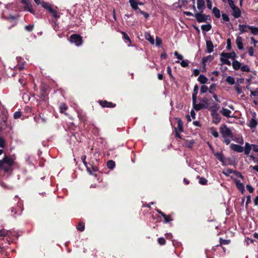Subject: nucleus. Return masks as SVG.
Here are the masks:
<instances>
[{"mask_svg": "<svg viewBox=\"0 0 258 258\" xmlns=\"http://www.w3.org/2000/svg\"><path fill=\"white\" fill-rule=\"evenodd\" d=\"M41 5L44 9L47 10L49 12L54 18L57 19L60 18V15L56 10L57 9V7H55V9H54L50 3L44 1L41 2Z\"/></svg>", "mask_w": 258, "mask_h": 258, "instance_id": "1", "label": "nucleus"}, {"mask_svg": "<svg viewBox=\"0 0 258 258\" xmlns=\"http://www.w3.org/2000/svg\"><path fill=\"white\" fill-rule=\"evenodd\" d=\"M220 133L223 138L229 137L231 139L233 138V134L231 130L225 124H222L220 127Z\"/></svg>", "mask_w": 258, "mask_h": 258, "instance_id": "2", "label": "nucleus"}, {"mask_svg": "<svg viewBox=\"0 0 258 258\" xmlns=\"http://www.w3.org/2000/svg\"><path fill=\"white\" fill-rule=\"evenodd\" d=\"M194 17L196 18L198 23H206L207 21H211L210 16L203 14L201 12L196 13L194 14Z\"/></svg>", "mask_w": 258, "mask_h": 258, "instance_id": "3", "label": "nucleus"}, {"mask_svg": "<svg viewBox=\"0 0 258 258\" xmlns=\"http://www.w3.org/2000/svg\"><path fill=\"white\" fill-rule=\"evenodd\" d=\"M49 93V88L48 86L43 84L40 86V94L39 97L42 99L43 101H46L48 99V94Z\"/></svg>", "mask_w": 258, "mask_h": 258, "instance_id": "4", "label": "nucleus"}, {"mask_svg": "<svg viewBox=\"0 0 258 258\" xmlns=\"http://www.w3.org/2000/svg\"><path fill=\"white\" fill-rule=\"evenodd\" d=\"M18 18V15L13 16L10 15L9 16H5V20L11 24V25L8 27L9 30H10L12 27L15 26L17 25Z\"/></svg>", "mask_w": 258, "mask_h": 258, "instance_id": "5", "label": "nucleus"}, {"mask_svg": "<svg viewBox=\"0 0 258 258\" xmlns=\"http://www.w3.org/2000/svg\"><path fill=\"white\" fill-rule=\"evenodd\" d=\"M69 40L71 43H74L75 44L79 46L82 44L83 39L82 37L77 34H73L71 35Z\"/></svg>", "mask_w": 258, "mask_h": 258, "instance_id": "6", "label": "nucleus"}, {"mask_svg": "<svg viewBox=\"0 0 258 258\" xmlns=\"http://www.w3.org/2000/svg\"><path fill=\"white\" fill-rule=\"evenodd\" d=\"M97 102L103 108H114L116 106L115 103L109 102L107 100H99Z\"/></svg>", "mask_w": 258, "mask_h": 258, "instance_id": "7", "label": "nucleus"}, {"mask_svg": "<svg viewBox=\"0 0 258 258\" xmlns=\"http://www.w3.org/2000/svg\"><path fill=\"white\" fill-rule=\"evenodd\" d=\"M0 236L1 237H6L8 236L9 238L11 236H16L18 237V235L16 232L12 233L10 230H6L5 229H3L0 230Z\"/></svg>", "mask_w": 258, "mask_h": 258, "instance_id": "8", "label": "nucleus"}, {"mask_svg": "<svg viewBox=\"0 0 258 258\" xmlns=\"http://www.w3.org/2000/svg\"><path fill=\"white\" fill-rule=\"evenodd\" d=\"M192 101L193 108L196 111H199L202 109L207 108V106L205 105V104H203L202 103L197 104V98H196L195 100H192Z\"/></svg>", "mask_w": 258, "mask_h": 258, "instance_id": "9", "label": "nucleus"}, {"mask_svg": "<svg viewBox=\"0 0 258 258\" xmlns=\"http://www.w3.org/2000/svg\"><path fill=\"white\" fill-rule=\"evenodd\" d=\"M221 56H224L227 58H231L232 60H235L237 57L236 54L234 51L231 52H222L221 53Z\"/></svg>", "mask_w": 258, "mask_h": 258, "instance_id": "10", "label": "nucleus"}, {"mask_svg": "<svg viewBox=\"0 0 258 258\" xmlns=\"http://www.w3.org/2000/svg\"><path fill=\"white\" fill-rule=\"evenodd\" d=\"M211 115L212 117L213 122L216 124H218L221 121V117L218 112L211 113Z\"/></svg>", "mask_w": 258, "mask_h": 258, "instance_id": "11", "label": "nucleus"}, {"mask_svg": "<svg viewBox=\"0 0 258 258\" xmlns=\"http://www.w3.org/2000/svg\"><path fill=\"white\" fill-rule=\"evenodd\" d=\"M230 148L231 150L238 153H242L243 151V148L239 145L231 144Z\"/></svg>", "mask_w": 258, "mask_h": 258, "instance_id": "12", "label": "nucleus"}, {"mask_svg": "<svg viewBox=\"0 0 258 258\" xmlns=\"http://www.w3.org/2000/svg\"><path fill=\"white\" fill-rule=\"evenodd\" d=\"M255 116V113H253V118L251 119L249 121V123L247 124V125L250 127L251 129H255L257 124V122L254 118Z\"/></svg>", "mask_w": 258, "mask_h": 258, "instance_id": "13", "label": "nucleus"}, {"mask_svg": "<svg viewBox=\"0 0 258 258\" xmlns=\"http://www.w3.org/2000/svg\"><path fill=\"white\" fill-rule=\"evenodd\" d=\"M156 211L159 214H160L164 218V222L165 223H169V222L173 220V219L171 218L170 215H166L163 212H162L161 210L159 209H157Z\"/></svg>", "mask_w": 258, "mask_h": 258, "instance_id": "14", "label": "nucleus"}, {"mask_svg": "<svg viewBox=\"0 0 258 258\" xmlns=\"http://www.w3.org/2000/svg\"><path fill=\"white\" fill-rule=\"evenodd\" d=\"M232 15L234 17V18H238L241 16V12L240 9L236 6L234 8L232 9Z\"/></svg>", "mask_w": 258, "mask_h": 258, "instance_id": "15", "label": "nucleus"}, {"mask_svg": "<svg viewBox=\"0 0 258 258\" xmlns=\"http://www.w3.org/2000/svg\"><path fill=\"white\" fill-rule=\"evenodd\" d=\"M235 183L237 189L241 192L242 194H244L245 191L244 184L237 179L235 180Z\"/></svg>", "mask_w": 258, "mask_h": 258, "instance_id": "16", "label": "nucleus"}, {"mask_svg": "<svg viewBox=\"0 0 258 258\" xmlns=\"http://www.w3.org/2000/svg\"><path fill=\"white\" fill-rule=\"evenodd\" d=\"M214 51L213 43L211 40L206 41V51L208 53H211Z\"/></svg>", "mask_w": 258, "mask_h": 258, "instance_id": "17", "label": "nucleus"}, {"mask_svg": "<svg viewBox=\"0 0 258 258\" xmlns=\"http://www.w3.org/2000/svg\"><path fill=\"white\" fill-rule=\"evenodd\" d=\"M197 8L200 12L203 13L205 8V2L204 0H197Z\"/></svg>", "mask_w": 258, "mask_h": 258, "instance_id": "18", "label": "nucleus"}, {"mask_svg": "<svg viewBox=\"0 0 258 258\" xmlns=\"http://www.w3.org/2000/svg\"><path fill=\"white\" fill-rule=\"evenodd\" d=\"M175 119L177 121V126L176 128H177V131L180 133L183 132V122L181 119L179 118H176Z\"/></svg>", "mask_w": 258, "mask_h": 258, "instance_id": "19", "label": "nucleus"}, {"mask_svg": "<svg viewBox=\"0 0 258 258\" xmlns=\"http://www.w3.org/2000/svg\"><path fill=\"white\" fill-rule=\"evenodd\" d=\"M129 3L132 9L137 12L140 11V9L138 6V1L137 0H130Z\"/></svg>", "mask_w": 258, "mask_h": 258, "instance_id": "20", "label": "nucleus"}, {"mask_svg": "<svg viewBox=\"0 0 258 258\" xmlns=\"http://www.w3.org/2000/svg\"><path fill=\"white\" fill-rule=\"evenodd\" d=\"M4 162V164L5 163L8 164L9 166H11L13 165L14 160L12 158L9 156H5L4 159H3Z\"/></svg>", "mask_w": 258, "mask_h": 258, "instance_id": "21", "label": "nucleus"}, {"mask_svg": "<svg viewBox=\"0 0 258 258\" xmlns=\"http://www.w3.org/2000/svg\"><path fill=\"white\" fill-rule=\"evenodd\" d=\"M214 155L217 159L222 163L223 165L226 164L224 161V155L222 152H216L214 153Z\"/></svg>", "mask_w": 258, "mask_h": 258, "instance_id": "22", "label": "nucleus"}, {"mask_svg": "<svg viewBox=\"0 0 258 258\" xmlns=\"http://www.w3.org/2000/svg\"><path fill=\"white\" fill-rule=\"evenodd\" d=\"M195 143V141L194 139L187 140L185 141L184 146L187 148L192 149Z\"/></svg>", "mask_w": 258, "mask_h": 258, "instance_id": "23", "label": "nucleus"}, {"mask_svg": "<svg viewBox=\"0 0 258 258\" xmlns=\"http://www.w3.org/2000/svg\"><path fill=\"white\" fill-rule=\"evenodd\" d=\"M236 43L237 47L239 50H242L243 48L242 38L240 36H237L236 39Z\"/></svg>", "mask_w": 258, "mask_h": 258, "instance_id": "24", "label": "nucleus"}, {"mask_svg": "<svg viewBox=\"0 0 258 258\" xmlns=\"http://www.w3.org/2000/svg\"><path fill=\"white\" fill-rule=\"evenodd\" d=\"M214 59V56L211 55H209L207 56H205V57H204L203 58H202V63L203 64V66L204 67H206V63L208 61H209V62H211Z\"/></svg>", "mask_w": 258, "mask_h": 258, "instance_id": "25", "label": "nucleus"}, {"mask_svg": "<svg viewBox=\"0 0 258 258\" xmlns=\"http://www.w3.org/2000/svg\"><path fill=\"white\" fill-rule=\"evenodd\" d=\"M220 112L222 113L223 115L227 117H230L231 116L230 114L231 113V111L227 108H222L220 111Z\"/></svg>", "mask_w": 258, "mask_h": 258, "instance_id": "26", "label": "nucleus"}, {"mask_svg": "<svg viewBox=\"0 0 258 258\" xmlns=\"http://www.w3.org/2000/svg\"><path fill=\"white\" fill-rule=\"evenodd\" d=\"M251 148H252V144H249L248 143H246L245 144L244 149H243V151H244V154L246 155H248L249 154L250 150H251Z\"/></svg>", "mask_w": 258, "mask_h": 258, "instance_id": "27", "label": "nucleus"}, {"mask_svg": "<svg viewBox=\"0 0 258 258\" xmlns=\"http://www.w3.org/2000/svg\"><path fill=\"white\" fill-rule=\"evenodd\" d=\"M86 156L85 155H82L81 156V159H82V161L84 164V165L86 166V168H87V171L90 174H93L91 172V171L90 170V167H89L88 165H87V162L86 161Z\"/></svg>", "mask_w": 258, "mask_h": 258, "instance_id": "28", "label": "nucleus"}, {"mask_svg": "<svg viewBox=\"0 0 258 258\" xmlns=\"http://www.w3.org/2000/svg\"><path fill=\"white\" fill-rule=\"evenodd\" d=\"M198 81L202 84L207 83L208 79L203 75H200L198 79Z\"/></svg>", "mask_w": 258, "mask_h": 258, "instance_id": "29", "label": "nucleus"}, {"mask_svg": "<svg viewBox=\"0 0 258 258\" xmlns=\"http://www.w3.org/2000/svg\"><path fill=\"white\" fill-rule=\"evenodd\" d=\"M219 108V105L216 103H213V105L210 107L209 109L211 110V113H217V111Z\"/></svg>", "mask_w": 258, "mask_h": 258, "instance_id": "30", "label": "nucleus"}, {"mask_svg": "<svg viewBox=\"0 0 258 258\" xmlns=\"http://www.w3.org/2000/svg\"><path fill=\"white\" fill-rule=\"evenodd\" d=\"M24 8L25 10H26V11L30 12L31 13H32V14L34 13V11L33 9L32 6L29 2L27 4H26V5H25Z\"/></svg>", "mask_w": 258, "mask_h": 258, "instance_id": "31", "label": "nucleus"}, {"mask_svg": "<svg viewBox=\"0 0 258 258\" xmlns=\"http://www.w3.org/2000/svg\"><path fill=\"white\" fill-rule=\"evenodd\" d=\"M199 86L198 85H195L194 88L193 92L192 94V100H195L196 98H197V94L198 93Z\"/></svg>", "mask_w": 258, "mask_h": 258, "instance_id": "32", "label": "nucleus"}, {"mask_svg": "<svg viewBox=\"0 0 258 258\" xmlns=\"http://www.w3.org/2000/svg\"><path fill=\"white\" fill-rule=\"evenodd\" d=\"M232 67L235 70H238L241 69V63L238 61L234 60L232 62Z\"/></svg>", "mask_w": 258, "mask_h": 258, "instance_id": "33", "label": "nucleus"}, {"mask_svg": "<svg viewBox=\"0 0 258 258\" xmlns=\"http://www.w3.org/2000/svg\"><path fill=\"white\" fill-rule=\"evenodd\" d=\"M146 39L148 40L150 43L152 44H154L155 42V40L154 38L150 35L149 33H145V35Z\"/></svg>", "mask_w": 258, "mask_h": 258, "instance_id": "34", "label": "nucleus"}, {"mask_svg": "<svg viewBox=\"0 0 258 258\" xmlns=\"http://www.w3.org/2000/svg\"><path fill=\"white\" fill-rule=\"evenodd\" d=\"M78 117L79 118L80 120L83 122L85 123L86 120V116L85 114H83L81 112H78Z\"/></svg>", "mask_w": 258, "mask_h": 258, "instance_id": "35", "label": "nucleus"}, {"mask_svg": "<svg viewBox=\"0 0 258 258\" xmlns=\"http://www.w3.org/2000/svg\"><path fill=\"white\" fill-rule=\"evenodd\" d=\"M212 28V26L210 24H208L206 25H202L201 26V29L203 31L208 32L210 31Z\"/></svg>", "mask_w": 258, "mask_h": 258, "instance_id": "36", "label": "nucleus"}, {"mask_svg": "<svg viewBox=\"0 0 258 258\" xmlns=\"http://www.w3.org/2000/svg\"><path fill=\"white\" fill-rule=\"evenodd\" d=\"M239 30L241 33H245L247 32L246 28L248 29V25H239Z\"/></svg>", "mask_w": 258, "mask_h": 258, "instance_id": "37", "label": "nucleus"}, {"mask_svg": "<svg viewBox=\"0 0 258 258\" xmlns=\"http://www.w3.org/2000/svg\"><path fill=\"white\" fill-rule=\"evenodd\" d=\"M115 166V163L114 161L110 160L107 162V167L108 168L112 169Z\"/></svg>", "mask_w": 258, "mask_h": 258, "instance_id": "38", "label": "nucleus"}, {"mask_svg": "<svg viewBox=\"0 0 258 258\" xmlns=\"http://www.w3.org/2000/svg\"><path fill=\"white\" fill-rule=\"evenodd\" d=\"M175 63H180L182 67L185 68L188 66L189 61L188 60H182V61L180 62L179 60H176L175 61Z\"/></svg>", "mask_w": 258, "mask_h": 258, "instance_id": "39", "label": "nucleus"}, {"mask_svg": "<svg viewBox=\"0 0 258 258\" xmlns=\"http://www.w3.org/2000/svg\"><path fill=\"white\" fill-rule=\"evenodd\" d=\"M248 29L250 30L251 33L254 35L258 34V28L257 27L248 25Z\"/></svg>", "mask_w": 258, "mask_h": 258, "instance_id": "40", "label": "nucleus"}, {"mask_svg": "<svg viewBox=\"0 0 258 258\" xmlns=\"http://www.w3.org/2000/svg\"><path fill=\"white\" fill-rule=\"evenodd\" d=\"M230 240L223 239L222 238H220V244L216 245L215 246V247L220 246L222 244H224V245L228 244L230 243Z\"/></svg>", "mask_w": 258, "mask_h": 258, "instance_id": "41", "label": "nucleus"}, {"mask_svg": "<svg viewBox=\"0 0 258 258\" xmlns=\"http://www.w3.org/2000/svg\"><path fill=\"white\" fill-rule=\"evenodd\" d=\"M213 13L217 18H219L220 17V12L217 8L214 7L213 8Z\"/></svg>", "mask_w": 258, "mask_h": 258, "instance_id": "42", "label": "nucleus"}, {"mask_svg": "<svg viewBox=\"0 0 258 258\" xmlns=\"http://www.w3.org/2000/svg\"><path fill=\"white\" fill-rule=\"evenodd\" d=\"M91 168H90V170L91 171V172L93 174H92V175H94L95 176H97V174L96 173H93L92 172H97L98 171L99 169L98 168V167L95 166V165H92V164H90Z\"/></svg>", "mask_w": 258, "mask_h": 258, "instance_id": "43", "label": "nucleus"}, {"mask_svg": "<svg viewBox=\"0 0 258 258\" xmlns=\"http://www.w3.org/2000/svg\"><path fill=\"white\" fill-rule=\"evenodd\" d=\"M77 229L80 231H83L85 229V223L83 222H79L77 226Z\"/></svg>", "mask_w": 258, "mask_h": 258, "instance_id": "44", "label": "nucleus"}, {"mask_svg": "<svg viewBox=\"0 0 258 258\" xmlns=\"http://www.w3.org/2000/svg\"><path fill=\"white\" fill-rule=\"evenodd\" d=\"M226 82H227L229 84L232 85L235 84V80L233 77L228 76L226 79Z\"/></svg>", "mask_w": 258, "mask_h": 258, "instance_id": "45", "label": "nucleus"}, {"mask_svg": "<svg viewBox=\"0 0 258 258\" xmlns=\"http://www.w3.org/2000/svg\"><path fill=\"white\" fill-rule=\"evenodd\" d=\"M68 108L67 105L64 103H61L59 106V111L60 113H64V111Z\"/></svg>", "mask_w": 258, "mask_h": 258, "instance_id": "46", "label": "nucleus"}, {"mask_svg": "<svg viewBox=\"0 0 258 258\" xmlns=\"http://www.w3.org/2000/svg\"><path fill=\"white\" fill-rule=\"evenodd\" d=\"M210 133L215 138H218L219 137V134L214 127L211 128Z\"/></svg>", "mask_w": 258, "mask_h": 258, "instance_id": "47", "label": "nucleus"}, {"mask_svg": "<svg viewBox=\"0 0 258 258\" xmlns=\"http://www.w3.org/2000/svg\"><path fill=\"white\" fill-rule=\"evenodd\" d=\"M216 84L215 83H213L210 86L209 89H208V91L210 94L214 93V91L216 90Z\"/></svg>", "mask_w": 258, "mask_h": 258, "instance_id": "48", "label": "nucleus"}, {"mask_svg": "<svg viewBox=\"0 0 258 258\" xmlns=\"http://www.w3.org/2000/svg\"><path fill=\"white\" fill-rule=\"evenodd\" d=\"M121 33L123 35V38L125 40H127L129 42V45L131 44L132 41L128 36V35L125 32H121Z\"/></svg>", "mask_w": 258, "mask_h": 258, "instance_id": "49", "label": "nucleus"}, {"mask_svg": "<svg viewBox=\"0 0 258 258\" xmlns=\"http://www.w3.org/2000/svg\"><path fill=\"white\" fill-rule=\"evenodd\" d=\"M234 171L233 169H227L226 170H224L223 171V173L224 174H225L226 176H228L229 175V174L232 173L234 172Z\"/></svg>", "mask_w": 258, "mask_h": 258, "instance_id": "50", "label": "nucleus"}, {"mask_svg": "<svg viewBox=\"0 0 258 258\" xmlns=\"http://www.w3.org/2000/svg\"><path fill=\"white\" fill-rule=\"evenodd\" d=\"M34 27V25H28L25 26V29L28 32H31L33 31Z\"/></svg>", "mask_w": 258, "mask_h": 258, "instance_id": "51", "label": "nucleus"}, {"mask_svg": "<svg viewBox=\"0 0 258 258\" xmlns=\"http://www.w3.org/2000/svg\"><path fill=\"white\" fill-rule=\"evenodd\" d=\"M208 91V88L206 85H202L200 89V92L201 94L206 93Z\"/></svg>", "mask_w": 258, "mask_h": 258, "instance_id": "52", "label": "nucleus"}, {"mask_svg": "<svg viewBox=\"0 0 258 258\" xmlns=\"http://www.w3.org/2000/svg\"><path fill=\"white\" fill-rule=\"evenodd\" d=\"M208 180L204 177H201L199 179V183L202 185H207Z\"/></svg>", "mask_w": 258, "mask_h": 258, "instance_id": "53", "label": "nucleus"}, {"mask_svg": "<svg viewBox=\"0 0 258 258\" xmlns=\"http://www.w3.org/2000/svg\"><path fill=\"white\" fill-rule=\"evenodd\" d=\"M6 141L3 137H0V147L2 148L6 147Z\"/></svg>", "mask_w": 258, "mask_h": 258, "instance_id": "54", "label": "nucleus"}, {"mask_svg": "<svg viewBox=\"0 0 258 258\" xmlns=\"http://www.w3.org/2000/svg\"><path fill=\"white\" fill-rule=\"evenodd\" d=\"M241 70L242 72H249L250 68L247 65H243L241 67Z\"/></svg>", "mask_w": 258, "mask_h": 258, "instance_id": "55", "label": "nucleus"}, {"mask_svg": "<svg viewBox=\"0 0 258 258\" xmlns=\"http://www.w3.org/2000/svg\"><path fill=\"white\" fill-rule=\"evenodd\" d=\"M167 74L170 76V78H171L172 79H174V78L173 77V76L172 74V70H171V68L170 66H168L167 67Z\"/></svg>", "mask_w": 258, "mask_h": 258, "instance_id": "56", "label": "nucleus"}, {"mask_svg": "<svg viewBox=\"0 0 258 258\" xmlns=\"http://www.w3.org/2000/svg\"><path fill=\"white\" fill-rule=\"evenodd\" d=\"M209 99L207 97H204L202 98L201 100V102L203 104H205V105L207 106V108L208 107L209 104H208Z\"/></svg>", "mask_w": 258, "mask_h": 258, "instance_id": "57", "label": "nucleus"}, {"mask_svg": "<svg viewBox=\"0 0 258 258\" xmlns=\"http://www.w3.org/2000/svg\"><path fill=\"white\" fill-rule=\"evenodd\" d=\"M158 242L160 245H164L166 243V240L164 238L160 237L158 239Z\"/></svg>", "mask_w": 258, "mask_h": 258, "instance_id": "58", "label": "nucleus"}, {"mask_svg": "<svg viewBox=\"0 0 258 258\" xmlns=\"http://www.w3.org/2000/svg\"><path fill=\"white\" fill-rule=\"evenodd\" d=\"M226 49L228 50H230L231 49V40L230 38H228L227 40Z\"/></svg>", "mask_w": 258, "mask_h": 258, "instance_id": "59", "label": "nucleus"}, {"mask_svg": "<svg viewBox=\"0 0 258 258\" xmlns=\"http://www.w3.org/2000/svg\"><path fill=\"white\" fill-rule=\"evenodd\" d=\"M162 39L159 37H156V45L157 46H159L162 44Z\"/></svg>", "mask_w": 258, "mask_h": 258, "instance_id": "60", "label": "nucleus"}, {"mask_svg": "<svg viewBox=\"0 0 258 258\" xmlns=\"http://www.w3.org/2000/svg\"><path fill=\"white\" fill-rule=\"evenodd\" d=\"M188 3L187 0H181V5L179 6V8H181L182 7H185Z\"/></svg>", "mask_w": 258, "mask_h": 258, "instance_id": "61", "label": "nucleus"}, {"mask_svg": "<svg viewBox=\"0 0 258 258\" xmlns=\"http://www.w3.org/2000/svg\"><path fill=\"white\" fill-rule=\"evenodd\" d=\"M22 115V113L20 111H16L14 113V118L15 119L19 118Z\"/></svg>", "mask_w": 258, "mask_h": 258, "instance_id": "62", "label": "nucleus"}, {"mask_svg": "<svg viewBox=\"0 0 258 258\" xmlns=\"http://www.w3.org/2000/svg\"><path fill=\"white\" fill-rule=\"evenodd\" d=\"M174 55L176 57V58L179 60H183V56L181 55V54H180L178 53V52L177 51H175L174 53Z\"/></svg>", "mask_w": 258, "mask_h": 258, "instance_id": "63", "label": "nucleus"}, {"mask_svg": "<svg viewBox=\"0 0 258 258\" xmlns=\"http://www.w3.org/2000/svg\"><path fill=\"white\" fill-rule=\"evenodd\" d=\"M227 2L228 3L229 7L231 9L236 7L233 0H227Z\"/></svg>", "mask_w": 258, "mask_h": 258, "instance_id": "64", "label": "nucleus"}]
</instances>
